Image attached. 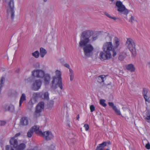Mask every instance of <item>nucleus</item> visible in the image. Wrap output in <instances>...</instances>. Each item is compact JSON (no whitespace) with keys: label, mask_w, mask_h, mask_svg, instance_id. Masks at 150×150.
I'll use <instances>...</instances> for the list:
<instances>
[{"label":"nucleus","mask_w":150,"mask_h":150,"mask_svg":"<svg viewBox=\"0 0 150 150\" xmlns=\"http://www.w3.org/2000/svg\"><path fill=\"white\" fill-rule=\"evenodd\" d=\"M110 1H112V2L114 4L115 3V2L117 1V0H109Z\"/></svg>","instance_id":"obj_48"},{"label":"nucleus","mask_w":150,"mask_h":150,"mask_svg":"<svg viewBox=\"0 0 150 150\" xmlns=\"http://www.w3.org/2000/svg\"><path fill=\"white\" fill-rule=\"evenodd\" d=\"M6 124V122L5 121L0 120V126H4Z\"/></svg>","instance_id":"obj_36"},{"label":"nucleus","mask_w":150,"mask_h":150,"mask_svg":"<svg viewBox=\"0 0 150 150\" xmlns=\"http://www.w3.org/2000/svg\"><path fill=\"white\" fill-rule=\"evenodd\" d=\"M99 146H98L97 147H100L103 149V148L107 145V143L106 142H104L102 144L99 145Z\"/></svg>","instance_id":"obj_31"},{"label":"nucleus","mask_w":150,"mask_h":150,"mask_svg":"<svg viewBox=\"0 0 150 150\" xmlns=\"http://www.w3.org/2000/svg\"><path fill=\"white\" fill-rule=\"evenodd\" d=\"M49 95L48 92H45L43 94H42V97H41V98L45 100H48L49 99Z\"/></svg>","instance_id":"obj_24"},{"label":"nucleus","mask_w":150,"mask_h":150,"mask_svg":"<svg viewBox=\"0 0 150 150\" xmlns=\"http://www.w3.org/2000/svg\"><path fill=\"white\" fill-rule=\"evenodd\" d=\"M20 135V133H18V134H16L15 135V136L16 137H17L18 136H19Z\"/></svg>","instance_id":"obj_50"},{"label":"nucleus","mask_w":150,"mask_h":150,"mask_svg":"<svg viewBox=\"0 0 150 150\" xmlns=\"http://www.w3.org/2000/svg\"><path fill=\"white\" fill-rule=\"evenodd\" d=\"M6 150H14L13 148L10 145H7L6 146Z\"/></svg>","instance_id":"obj_33"},{"label":"nucleus","mask_w":150,"mask_h":150,"mask_svg":"<svg viewBox=\"0 0 150 150\" xmlns=\"http://www.w3.org/2000/svg\"><path fill=\"white\" fill-rule=\"evenodd\" d=\"M33 76L34 77L42 78L45 74L44 72L41 70L37 69L34 70L32 72Z\"/></svg>","instance_id":"obj_8"},{"label":"nucleus","mask_w":150,"mask_h":150,"mask_svg":"<svg viewBox=\"0 0 150 150\" xmlns=\"http://www.w3.org/2000/svg\"><path fill=\"white\" fill-rule=\"evenodd\" d=\"M146 148L148 149H150V144L149 143L147 144L145 146Z\"/></svg>","instance_id":"obj_39"},{"label":"nucleus","mask_w":150,"mask_h":150,"mask_svg":"<svg viewBox=\"0 0 150 150\" xmlns=\"http://www.w3.org/2000/svg\"><path fill=\"white\" fill-rule=\"evenodd\" d=\"M79 115H78L76 116V119L78 120H79Z\"/></svg>","instance_id":"obj_49"},{"label":"nucleus","mask_w":150,"mask_h":150,"mask_svg":"<svg viewBox=\"0 0 150 150\" xmlns=\"http://www.w3.org/2000/svg\"><path fill=\"white\" fill-rule=\"evenodd\" d=\"M26 100V96L25 94L23 93L22 94L19 100V106L20 107L23 103Z\"/></svg>","instance_id":"obj_16"},{"label":"nucleus","mask_w":150,"mask_h":150,"mask_svg":"<svg viewBox=\"0 0 150 150\" xmlns=\"http://www.w3.org/2000/svg\"><path fill=\"white\" fill-rule=\"evenodd\" d=\"M93 34L92 30H88L83 32L81 35L80 41L79 42V46L84 47L83 48L85 55L89 57L92 54L94 48L91 44H87L90 41L89 38Z\"/></svg>","instance_id":"obj_1"},{"label":"nucleus","mask_w":150,"mask_h":150,"mask_svg":"<svg viewBox=\"0 0 150 150\" xmlns=\"http://www.w3.org/2000/svg\"><path fill=\"white\" fill-rule=\"evenodd\" d=\"M96 150H103V149L100 147H96ZM105 150H109L108 149H107Z\"/></svg>","instance_id":"obj_42"},{"label":"nucleus","mask_w":150,"mask_h":150,"mask_svg":"<svg viewBox=\"0 0 150 150\" xmlns=\"http://www.w3.org/2000/svg\"><path fill=\"white\" fill-rule=\"evenodd\" d=\"M113 109L115 111V112L117 115H121V113L120 112V110H119L116 107V106H114Z\"/></svg>","instance_id":"obj_28"},{"label":"nucleus","mask_w":150,"mask_h":150,"mask_svg":"<svg viewBox=\"0 0 150 150\" xmlns=\"http://www.w3.org/2000/svg\"><path fill=\"white\" fill-rule=\"evenodd\" d=\"M136 21L135 18L133 16H131L129 20V21L132 23L134 21Z\"/></svg>","instance_id":"obj_34"},{"label":"nucleus","mask_w":150,"mask_h":150,"mask_svg":"<svg viewBox=\"0 0 150 150\" xmlns=\"http://www.w3.org/2000/svg\"><path fill=\"white\" fill-rule=\"evenodd\" d=\"M116 6L118 8L117 11L119 12H123L125 14L128 13V11L125 8V6L122 4L121 1H117L116 2Z\"/></svg>","instance_id":"obj_5"},{"label":"nucleus","mask_w":150,"mask_h":150,"mask_svg":"<svg viewBox=\"0 0 150 150\" xmlns=\"http://www.w3.org/2000/svg\"><path fill=\"white\" fill-rule=\"evenodd\" d=\"M42 97V92L35 93L33 94V97L35 99L41 98Z\"/></svg>","instance_id":"obj_19"},{"label":"nucleus","mask_w":150,"mask_h":150,"mask_svg":"<svg viewBox=\"0 0 150 150\" xmlns=\"http://www.w3.org/2000/svg\"><path fill=\"white\" fill-rule=\"evenodd\" d=\"M126 56V54L125 52H122L120 53L118 59L122 61L125 58Z\"/></svg>","instance_id":"obj_23"},{"label":"nucleus","mask_w":150,"mask_h":150,"mask_svg":"<svg viewBox=\"0 0 150 150\" xmlns=\"http://www.w3.org/2000/svg\"><path fill=\"white\" fill-rule=\"evenodd\" d=\"M47 1V0H43V1L44 2H46Z\"/></svg>","instance_id":"obj_53"},{"label":"nucleus","mask_w":150,"mask_h":150,"mask_svg":"<svg viewBox=\"0 0 150 150\" xmlns=\"http://www.w3.org/2000/svg\"><path fill=\"white\" fill-rule=\"evenodd\" d=\"M108 104L110 106L112 107L113 109L114 106H116L114 105L113 103L112 102H109Z\"/></svg>","instance_id":"obj_38"},{"label":"nucleus","mask_w":150,"mask_h":150,"mask_svg":"<svg viewBox=\"0 0 150 150\" xmlns=\"http://www.w3.org/2000/svg\"><path fill=\"white\" fill-rule=\"evenodd\" d=\"M98 78V79L101 80L102 82H103L106 79V76L104 75L99 76Z\"/></svg>","instance_id":"obj_26"},{"label":"nucleus","mask_w":150,"mask_h":150,"mask_svg":"<svg viewBox=\"0 0 150 150\" xmlns=\"http://www.w3.org/2000/svg\"><path fill=\"white\" fill-rule=\"evenodd\" d=\"M115 50H114L113 49V50H112V51L113 52V54H112V56L113 57H115L116 55L117 54V53L115 51Z\"/></svg>","instance_id":"obj_41"},{"label":"nucleus","mask_w":150,"mask_h":150,"mask_svg":"<svg viewBox=\"0 0 150 150\" xmlns=\"http://www.w3.org/2000/svg\"><path fill=\"white\" fill-rule=\"evenodd\" d=\"M64 66L65 67L67 68H69V69L70 68V66H69V65L67 64H64Z\"/></svg>","instance_id":"obj_46"},{"label":"nucleus","mask_w":150,"mask_h":150,"mask_svg":"<svg viewBox=\"0 0 150 150\" xmlns=\"http://www.w3.org/2000/svg\"><path fill=\"white\" fill-rule=\"evenodd\" d=\"M120 45V41L119 39L117 37H115L114 39V46L113 49L115 50Z\"/></svg>","instance_id":"obj_15"},{"label":"nucleus","mask_w":150,"mask_h":150,"mask_svg":"<svg viewBox=\"0 0 150 150\" xmlns=\"http://www.w3.org/2000/svg\"><path fill=\"white\" fill-rule=\"evenodd\" d=\"M146 117L145 118V120H147V121L149 122V120H150V113H149V110L146 111Z\"/></svg>","instance_id":"obj_25"},{"label":"nucleus","mask_w":150,"mask_h":150,"mask_svg":"<svg viewBox=\"0 0 150 150\" xmlns=\"http://www.w3.org/2000/svg\"><path fill=\"white\" fill-rule=\"evenodd\" d=\"M42 84V82L40 80H37L32 84L31 88L34 91H37L40 88Z\"/></svg>","instance_id":"obj_7"},{"label":"nucleus","mask_w":150,"mask_h":150,"mask_svg":"<svg viewBox=\"0 0 150 150\" xmlns=\"http://www.w3.org/2000/svg\"><path fill=\"white\" fill-rule=\"evenodd\" d=\"M6 3L7 12L8 15L11 16V18L13 20L14 18L15 11L13 0H5Z\"/></svg>","instance_id":"obj_3"},{"label":"nucleus","mask_w":150,"mask_h":150,"mask_svg":"<svg viewBox=\"0 0 150 150\" xmlns=\"http://www.w3.org/2000/svg\"><path fill=\"white\" fill-rule=\"evenodd\" d=\"M69 74L70 75H73V71L71 69L69 68Z\"/></svg>","instance_id":"obj_43"},{"label":"nucleus","mask_w":150,"mask_h":150,"mask_svg":"<svg viewBox=\"0 0 150 150\" xmlns=\"http://www.w3.org/2000/svg\"><path fill=\"white\" fill-rule=\"evenodd\" d=\"M31 129L33 130V132H35L39 135H40L42 134V131L39 129V126L38 125H35L31 128Z\"/></svg>","instance_id":"obj_14"},{"label":"nucleus","mask_w":150,"mask_h":150,"mask_svg":"<svg viewBox=\"0 0 150 150\" xmlns=\"http://www.w3.org/2000/svg\"><path fill=\"white\" fill-rule=\"evenodd\" d=\"M147 65H148V66H149V67H150V62H149L148 63Z\"/></svg>","instance_id":"obj_51"},{"label":"nucleus","mask_w":150,"mask_h":150,"mask_svg":"<svg viewBox=\"0 0 150 150\" xmlns=\"http://www.w3.org/2000/svg\"><path fill=\"white\" fill-rule=\"evenodd\" d=\"M54 104V101L52 100L50 101L48 103V106L49 107H52L53 106Z\"/></svg>","instance_id":"obj_32"},{"label":"nucleus","mask_w":150,"mask_h":150,"mask_svg":"<svg viewBox=\"0 0 150 150\" xmlns=\"http://www.w3.org/2000/svg\"><path fill=\"white\" fill-rule=\"evenodd\" d=\"M5 109L6 110L9 111L11 112H13L15 111L14 106L12 105H10L9 106L6 105Z\"/></svg>","instance_id":"obj_17"},{"label":"nucleus","mask_w":150,"mask_h":150,"mask_svg":"<svg viewBox=\"0 0 150 150\" xmlns=\"http://www.w3.org/2000/svg\"><path fill=\"white\" fill-rule=\"evenodd\" d=\"M126 68L127 70L131 72L134 71L135 70V68L134 66L132 64H130L127 65Z\"/></svg>","instance_id":"obj_20"},{"label":"nucleus","mask_w":150,"mask_h":150,"mask_svg":"<svg viewBox=\"0 0 150 150\" xmlns=\"http://www.w3.org/2000/svg\"><path fill=\"white\" fill-rule=\"evenodd\" d=\"M105 100L103 99H101L100 100V104L103 107H106L107 105L105 103Z\"/></svg>","instance_id":"obj_30"},{"label":"nucleus","mask_w":150,"mask_h":150,"mask_svg":"<svg viewBox=\"0 0 150 150\" xmlns=\"http://www.w3.org/2000/svg\"><path fill=\"white\" fill-rule=\"evenodd\" d=\"M126 44L129 50L132 53L135 51V45L133 40L130 38H127Z\"/></svg>","instance_id":"obj_6"},{"label":"nucleus","mask_w":150,"mask_h":150,"mask_svg":"<svg viewBox=\"0 0 150 150\" xmlns=\"http://www.w3.org/2000/svg\"><path fill=\"white\" fill-rule=\"evenodd\" d=\"M40 135L47 140H51L54 137V136L51 132L49 131L45 132L43 133L42 132V134Z\"/></svg>","instance_id":"obj_10"},{"label":"nucleus","mask_w":150,"mask_h":150,"mask_svg":"<svg viewBox=\"0 0 150 150\" xmlns=\"http://www.w3.org/2000/svg\"><path fill=\"white\" fill-rule=\"evenodd\" d=\"M44 84L45 85H48L50 82L51 76L49 74H45L43 76Z\"/></svg>","instance_id":"obj_12"},{"label":"nucleus","mask_w":150,"mask_h":150,"mask_svg":"<svg viewBox=\"0 0 150 150\" xmlns=\"http://www.w3.org/2000/svg\"><path fill=\"white\" fill-rule=\"evenodd\" d=\"M70 80L71 81H72L74 79V75H70Z\"/></svg>","instance_id":"obj_44"},{"label":"nucleus","mask_w":150,"mask_h":150,"mask_svg":"<svg viewBox=\"0 0 150 150\" xmlns=\"http://www.w3.org/2000/svg\"><path fill=\"white\" fill-rule=\"evenodd\" d=\"M105 15H106L109 18L110 16V15L107 12H105Z\"/></svg>","instance_id":"obj_47"},{"label":"nucleus","mask_w":150,"mask_h":150,"mask_svg":"<svg viewBox=\"0 0 150 150\" xmlns=\"http://www.w3.org/2000/svg\"><path fill=\"white\" fill-rule=\"evenodd\" d=\"M40 55V53L38 51H36L32 53V55L36 58L38 57Z\"/></svg>","instance_id":"obj_27"},{"label":"nucleus","mask_w":150,"mask_h":150,"mask_svg":"<svg viewBox=\"0 0 150 150\" xmlns=\"http://www.w3.org/2000/svg\"><path fill=\"white\" fill-rule=\"evenodd\" d=\"M33 150H35V149L34 148V149H33Z\"/></svg>","instance_id":"obj_56"},{"label":"nucleus","mask_w":150,"mask_h":150,"mask_svg":"<svg viewBox=\"0 0 150 150\" xmlns=\"http://www.w3.org/2000/svg\"><path fill=\"white\" fill-rule=\"evenodd\" d=\"M51 146H52V147H54V146L53 145H51Z\"/></svg>","instance_id":"obj_55"},{"label":"nucleus","mask_w":150,"mask_h":150,"mask_svg":"<svg viewBox=\"0 0 150 150\" xmlns=\"http://www.w3.org/2000/svg\"><path fill=\"white\" fill-rule=\"evenodd\" d=\"M90 109L91 112H93L95 110V107L93 105H92L90 106Z\"/></svg>","instance_id":"obj_35"},{"label":"nucleus","mask_w":150,"mask_h":150,"mask_svg":"<svg viewBox=\"0 0 150 150\" xmlns=\"http://www.w3.org/2000/svg\"><path fill=\"white\" fill-rule=\"evenodd\" d=\"M103 50L104 51L110 52L113 50V46L111 42H107L105 43L103 46Z\"/></svg>","instance_id":"obj_11"},{"label":"nucleus","mask_w":150,"mask_h":150,"mask_svg":"<svg viewBox=\"0 0 150 150\" xmlns=\"http://www.w3.org/2000/svg\"><path fill=\"white\" fill-rule=\"evenodd\" d=\"M44 103L42 101L39 102L35 107L34 115L36 117L40 116L41 112L44 110Z\"/></svg>","instance_id":"obj_4"},{"label":"nucleus","mask_w":150,"mask_h":150,"mask_svg":"<svg viewBox=\"0 0 150 150\" xmlns=\"http://www.w3.org/2000/svg\"><path fill=\"white\" fill-rule=\"evenodd\" d=\"M10 142L11 145L13 146L14 148H16L17 147L18 142L17 140L14 138H12L10 140Z\"/></svg>","instance_id":"obj_18"},{"label":"nucleus","mask_w":150,"mask_h":150,"mask_svg":"<svg viewBox=\"0 0 150 150\" xmlns=\"http://www.w3.org/2000/svg\"><path fill=\"white\" fill-rule=\"evenodd\" d=\"M97 39V36H93V37H92V39H91L92 41H93L96 40Z\"/></svg>","instance_id":"obj_40"},{"label":"nucleus","mask_w":150,"mask_h":150,"mask_svg":"<svg viewBox=\"0 0 150 150\" xmlns=\"http://www.w3.org/2000/svg\"><path fill=\"white\" fill-rule=\"evenodd\" d=\"M40 56L41 57H43L47 53L46 51L43 48L40 49Z\"/></svg>","instance_id":"obj_22"},{"label":"nucleus","mask_w":150,"mask_h":150,"mask_svg":"<svg viewBox=\"0 0 150 150\" xmlns=\"http://www.w3.org/2000/svg\"><path fill=\"white\" fill-rule=\"evenodd\" d=\"M108 144H110V142H108Z\"/></svg>","instance_id":"obj_54"},{"label":"nucleus","mask_w":150,"mask_h":150,"mask_svg":"<svg viewBox=\"0 0 150 150\" xmlns=\"http://www.w3.org/2000/svg\"><path fill=\"white\" fill-rule=\"evenodd\" d=\"M19 69H18V70H16V72H19Z\"/></svg>","instance_id":"obj_52"},{"label":"nucleus","mask_w":150,"mask_h":150,"mask_svg":"<svg viewBox=\"0 0 150 150\" xmlns=\"http://www.w3.org/2000/svg\"><path fill=\"white\" fill-rule=\"evenodd\" d=\"M84 127L85 128L86 131H87L88 130L89 127L88 125L87 124H85L84 125Z\"/></svg>","instance_id":"obj_37"},{"label":"nucleus","mask_w":150,"mask_h":150,"mask_svg":"<svg viewBox=\"0 0 150 150\" xmlns=\"http://www.w3.org/2000/svg\"><path fill=\"white\" fill-rule=\"evenodd\" d=\"M28 124V120L26 117H23L21 118L20 121V125L22 126H25Z\"/></svg>","instance_id":"obj_13"},{"label":"nucleus","mask_w":150,"mask_h":150,"mask_svg":"<svg viewBox=\"0 0 150 150\" xmlns=\"http://www.w3.org/2000/svg\"><path fill=\"white\" fill-rule=\"evenodd\" d=\"M33 130L31 129L27 132V136L28 137H31L33 133Z\"/></svg>","instance_id":"obj_29"},{"label":"nucleus","mask_w":150,"mask_h":150,"mask_svg":"<svg viewBox=\"0 0 150 150\" xmlns=\"http://www.w3.org/2000/svg\"><path fill=\"white\" fill-rule=\"evenodd\" d=\"M55 76L52 77V80L51 82L52 87L53 88L56 89L58 85L61 89H62L61 73L60 71L57 70L55 72Z\"/></svg>","instance_id":"obj_2"},{"label":"nucleus","mask_w":150,"mask_h":150,"mask_svg":"<svg viewBox=\"0 0 150 150\" xmlns=\"http://www.w3.org/2000/svg\"><path fill=\"white\" fill-rule=\"evenodd\" d=\"M101 52L100 54L99 57L101 59H108L111 58L112 56L110 52Z\"/></svg>","instance_id":"obj_9"},{"label":"nucleus","mask_w":150,"mask_h":150,"mask_svg":"<svg viewBox=\"0 0 150 150\" xmlns=\"http://www.w3.org/2000/svg\"><path fill=\"white\" fill-rule=\"evenodd\" d=\"M109 18H110L111 19L114 20H115L116 19V18L115 17L112 16H110Z\"/></svg>","instance_id":"obj_45"},{"label":"nucleus","mask_w":150,"mask_h":150,"mask_svg":"<svg viewBox=\"0 0 150 150\" xmlns=\"http://www.w3.org/2000/svg\"><path fill=\"white\" fill-rule=\"evenodd\" d=\"M26 145L24 143H21L18 145H17V147L16 148V150H23L25 147Z\"/></svg>","instance_id":"obj_21"},{"label":"nucleus","mask_w":150,"mask_h":150,"mask_svg":"<svg viewBox=\"0 0 150 150\" xmlns=\"http://www.w3.org/2000/svg\"><path fill=\"white\" fill-rule=\"evenodd\" d=\"M68 126L69 127H70V125H68Z\"/></svg>","instance_id":"obj_57"}]
</instances>
